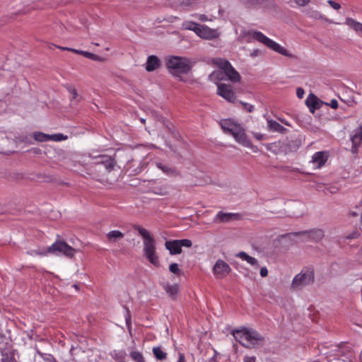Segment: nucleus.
I'll list each match as a JSON object with an SVG mask.
<instances>
[{
    "mask_svg": "<svg viewBox=\"0 0 362 362\" xmlns=\"http://www.w3.org/2000/svg\"><path fill=\"white\" fill-rule=\"evenodd\" d=\"M133 228L138 231L144 240V256L150 263L156 267H158L159 259L156 255V240L153 235L146 229L139 225H134Z\"/></svg>",
    "mask_w": 362,
    "mask_h": 362,
    "instance_id": "nucleus-1",
    "label": "nucleus"
},
{
    "mask_svg": "<svg viewBox=\"0 0 362 362\" xmlns=\"http://www.w3.org/2000/svg\"><path fill=\"white\" fill-rule=\"evenodd\" d=\"M231 334L241 345L250 349L262 345L264 339L256 330L246 327H243L241 329H234Z\"/></svg>",
    "mask_w": 362,
    "mask_h": 362,
    "instance_id": "nucleus-2",
    "label": "nucleus"
},
{
    "mask_svg": "<svg viewBox=\"0 0 362 362\" xmlns=\"http://www.w3.org/2000/svg\"><path fill=\"white\" fill-rule=\"evenodd\" d=\"M220 124L223 131L232 135L238 143L246 147L252 146V142L248 139L244 128L240 124L230 119L221 120Z\"/></svg>",
    "mask_w": 362,
    "mask_h": 362,
    "instance_id": "nucleus-3",
    "label": "nucleus"
},
{
    "mask_svg": "<svg viewBox=\"0 0 362 362\" xmlns=\"http://www.w3.org/2000/svg\"><path fill=\"white\" fill-rule=\"evenodd\" d=\"M165 60L166 67L175 77L187 74L192 66L190 59L183 57L168 56Z\"/></svg>",
    "mask_w": 362,
    "mask_h": 362,
    "instance_id": "nucleus-4",
    "label": "nucleus"
},
{
    "mask_svg": "<svg viewBox=\"0 0 362 362\" xmlns=\"http://www.w3.org/2000/svg\"><path fill=\"white\" fill-rule=\"evenodd\" d=\"M247 36L256 40L257 41L262 43L268 48L281 54L284 56L293 57V54L290 53L286 48L281 46L276 42L267 37L262 33L257 30H249L245 34Z\"/></svg>",
    "mask_w": 362,
    "mask_h": 362,
    "instance_id": "nucleus-5",
    "label": "nucleus"
},
{
    "mask_svg": "<svg viewBox=\"0 0 362 362\" xmlns=\"http://www.w3.org/2000/svg\"><path fill=\"white\" fill-rule=\"evenodd\" d=\"M47 251L50 254H61L69 258H72L77 252V250L69 245L64 240H57L47 247Z\"/></svg>",
    "mask_w": 362,
    "mask_h": 362,
    "instance_id": "nucleus-6",
    "label": "nucleus"
},
{
    "mask_svg": "<svg viewBox=\"0 0 362 362\" xmlns=\"http://www.w3.org/2000/svg\"><path fill=\"white\" fill-rule=\"evenodd\" d=\"M313 281L314 273L313 272H301L293 278L291 287L294 289H299L313 284Z\"/></svg>",
    "mask_w": 362,
    "mask_h": 362,
    "instance_id": "nucleus-7",
    "label": "nucleus"
},
{
    "mask_svg": "<svg viewBox=\"0 0 362 362\" xmlns=\"http://www.w3.org/2000/svg\"><path fill=\"white\" fill-rule=\"evenodd\" d=\"M231 271L230 266L223 260L218 259L213 267L214 275L217 278L222 279L228 274Z\"/></svg>",
    "mask_w": 362,
    "mask_h": 362,
    "instance_id": "nucleus-8",
    "label": "nucleus"
},
{
    "mask_svg": "<svg viewBox=\"0 0 362 362\" xmlns=\"http://www.w3.org/2000/svg\"><path fill=\"white\" fill-rule=\"evenodd\" d=\"M217 93L228 102L233 103L235 100V93L230 85L225 83L218 85Z\"/></svg>",
    "mask_w": 362,
    "mask_h": 362,
    "instance_id": "nucleus-9",
    "label": "nucleus"
},
{
    "mask_svg": "<svg viewBox=\"0 0 362 362\" xmlns=\"http://www.w3.org/2000/svg\"><path fill=\"white\" fill-rule=\"evenodd\" d=\"M93 158L97 159V161L95 163L96 165H103L109 172L112 170L116 165L115 158L107 155H98L93 157Z\"/></svg>",
    "mask_w": 362,
    "mask_h": 362,
    "instance_id": "nucleus-10",
    "label": "nucleus"
},
{
    "mask_svg": "<svg viewBox=\"0 0 362 362\" xmlns=\"http://www.w3.org/2000/svg\"><path fill=\"white\" fill-rule=\"evenodd\" d=\"M195 33L200 37L207 40L214 39L217 37V32L207 26L200 25L195 30Z\"/></svg>",
    "mask_w": 362,
    "mask_h": 362,
    "instance_id": "nucleus-11",
    "label": "nucleus"
},
{
    "mask_svg": "<svg viewBox=\"0 0 362 362\" xmlns=\"http://www.w3.org/2000/svg\"><path fill=\"white\" fill-rule=\"evenodd\" d=\"M293 234L296 236L303 234H308V238L315 242L320 241L325 237L324 230L320 228H314L310 230L296 232Z\"/></svg>",
    "mask_w": 362,
    "mask_h": 362,
    "instance_id": "nucleus-12",
    "label": "nucleus"
},
{
    "mask_svg": "<svg viewBox=\"0 0 362 362\" xmlns=\"http://www.w3.org/2000/svg\"><path fill=\"white\" fill-rule=\"evenodd\" d=\"M156 165L168 176L177 177L180 175V171L175 166L163 163V162H156Z\"/></svg>",
    "mask_w": 362,
    "mask_h": 362,
    "instance_id": "nucleus-13",
    "label": "nucleus"
},
{
    "mask_svg": "<svg viewBox=\"0 0 362 362\" xmlns=\"http://www.w3.org/2000/svg\"><path fill=\"white\" fill-rule=\"evenodd\" d=\"M305 103L312 113H314L315 110L320 109L323 104L322 101L312 93L308 96Z\"/></svg>",
    "mask_w": 362,
    "mask_h": 362,
    "instance_id": "nucleus-14",
    "label": "nucleus"
},
{
    "mask_svg": "<svg viewBox=\"0 0 362 362\" xmlns=\"http://www.w3.org/2000/svg\"><path fill=\"white\" fill-rule=\"evenodd\" d=\"M223 73L227 76V79L233 83L240 82L241 79V76L239 74V73L233 67V66L230 64L223 71Z\"/></svg>",
    "mask_w": 362,
    "mask_h": 362,
    "instance_id": "nucleus-15",
    "label": "nucleus"
},
{
    "mask_svg": "<svg viewBox=\"0 0 362 362\" xmlns=\"http://www.w3.org/2000/svg\"><path fill=\"white\" fill-rule=\"evenodd\" d=\"M160 60L156 55H150L146 63V70L148 72L155 71L160 66Z\"/></svg>",
    "mask_w": 362,
    "mask_h": 362,
    "instance_id": "nucleus-16",
    "label": "nucleus"
},
{
    "mask_svg": "<svg viewBox=\"0 0 362 362\" xmlns=\"http://www.w3.org/2000/svg\"><path fill=\"white\" fill-rule=\"evenodd\" d=\"M165 246L171 255H178L182 252V248L178 240L166 241Z\"/></svg>",
    "mask_w": 362,
    "mask_h": 362,
    "instance_id": "nucleus-17",
    "label": "nucleus"
},
{
    "mask_svg": "<svg viewBox=\"0 0 362 362\" xmlns=\"http://www.w3.org/2000/svg\"><path fill=\"white\" fill-rule=\"evenodd\" d=\"M327 157L322 151H318L312 156V162L316 165L317 168H320L325 165Z\"/></svg>",
    "mask_w": 362,
    "mask_h": 362,
    "instance_id": "nucleus-18",
    "label": "nucleus"
},
{
    "mask_svg": "<svg viewBox=\"0 0 362 362\" xmlns=\"http://www.w3.org/2000/svg\"><path fill=\"white\" fill-rule=\"evenodd\" d=\"M54 154L56 162L66 163V160H69V153L61 148L54 149Z\"/></svg>",
    "mask_w": 362,
    "mask_h": 362,
    "instance_id": "nucleus-19",
    "label": "nucleus"
},
{
    "mask_svg": "<svg viewBox=\"0 0 362 362\" xmlns=\"http://www.w3.org/2000/svg\"><path fill=\"white\" fill-rule=\"evenodd\" d=\"M267 124L268 129L269 131L277 132L282 134L285 133L287 131V129L284 127H283L279 122L273 119H268Z\"/></svg>",
    "mask_w": 362,
    "mask_h": 362,
    "instance_id": "nucleus-20",
    "label": "nucleus"
},
{
    "mask_svg": "<svg viewBox=\"0 0 362 362\" xmlns=\"http://www.w3.org/2000/svg\"><path fill=\"white\" fill-rule=\"evenodd\" d=\"M237 214L232 213L218 212L215 217V221L226 223L230 221L233 218L236 217Z\"/></svg>",
    "mask_w": 362,
    "mask_h": 362,
    "instance_id": "nucleus-21",
    "label": "nucleus"
},
{
    "mask_svg": "<svg viewBox=\"0 0 362 362\" xmlns=\"http://www.w3.org/2000/svg\"><path fill=\"white\" fill-rule=\"evenodd\" d=\"M163 288L165 291V292L168 293V295L173 300H175L177 298V295L179 291L178 286L175 285H170L168 284L163 285Z\"/></svg>",
    "mask_w": 362,
    "mask_h": 362,
    "instance_id": "nucleus-22",
    "label": "nucleus"
},
{
    "mask_svg": "<svg viewBox=\"0 0 362 362\" xmlns=\"http://www.w3.org/2000/svg\"><path fill=\"white\" fill-rule=\"evenodd\" d=\"M124 235L119 230H111L108 233H107L106 237L108 241L110 242H116L119 240H121L124 238Z\"/></svg>",
    "mask_w": 362,
    "mask_h": 362,
    "instance_id": "nucleus-23",
    "label": "nucleus"
},
{
    "mask_svg": "<svg viewBox=\"0 0 362 362\" xmlns=\"http://www.w3.org/2000/svg\"><path fill=\"white\" fill-rule=\"evenodd\" d=\"M237 257H240L241 259L246 261L247 263H249L250 264H251L252 266L258 267L257 259H255V257H252L248 255L245 252H240L237 255Z\"/></svg>",
    "mask_w": 362,
    "mask_h": 362,
    "instance_id": "nucleus-24",
    "label": "nucleus"
},
{
    "mask_svg": "<svg viewBox=\"0 0 362 362\" xmlns=\"http://www.w3.org/2000/svg\"><path fill=\"white\" fill-rule=\"evenodd\" d=\"M346 24L352 28L356 32L362 33V23L356 21L353 18H348L346 20Z\"/></svg>",
    "mask_w": 362,
    "mask_h": 362,
    "instance_id": "nucleus-25",
    "label": "nucleus"
},
{
    "mask_svg": "<svg viewBox=\"0 0 362 362\" xmlns=\"http://www.w3.org/2000/svg\"><path fill=\"white\" fill-rule=\"evenodd\" d=\"M212 62L214 64L216 65L223 71H224L230 64L228 60L219 57L214 59Z\"/></svg>",
    "mask_w": 362,
    "mask_h": 362,
    "instance_id": "nucleus-26",
    "label": "nucleus"
},
{
    "mask_svg": "<svg viewBox=\"0 0 362 362\" xmlns=\"http://www.w3.org/2000/svg\"><path fill=\"white\" fill-rule=\"evenodd\" d=\"M153 354L158 361H163L167 358V354L164 352L160 346H155L153 348Z\"/></svg>",
    "mask_w": 362,
    "mask_h": 362,
    "instance_id": "nucleus-27",
    "label": "nucleus"
},
{
    "mask_svg": "<svg viewBox=\"0 0 362 362\" xmlns=\"http://www.w3.org/2000/svg\"><path fill=\"white\" fill-rule=\"evenodd\" d=\"M33 137L36 141L40 142L49 141V134L40 132H34Z\"/></svg>",
    "mask_w": 362,
    "mask_h": 362,
    "instance_id": "nucleus-28",
    "label": "nucleus"
},
{
    "mask_svg": "<svg viewBox=\"0 0 362 362\" xmlns=\"http://www.w3.org/2000/svg\"><path fill=\"white\" fill-rule=\"evenodd\" d=\"M199 23H196L192 21H186L182 24V27L184 29L193 30L194 32L195 30H197V28L199 27Z\"/></svg>",
    "mask_w": 362,
    "mask_h": 362,
    "instance_id": "nucleus-29",
    "label": "nucleus"
},
{
    "mask_svg": "<svg viewBox=\"0 0 362 362\" xmlns=\"http://www.w3.org/2000/svg\"><path fill=\"white\" fill-rule=\"evenodd\" d=\"M130 357L135 362H145L143 355L139 351H132L130 353Z\"/></svg>",
    "mask_w": 362,
    "mask_h": 362,
    "instance_id": "nucleus-30",
    "label": "nucleus"
},
{
    "mask_svg": "<svg viewBox=\"0 0 362 362\" xmlns=\"http://www.w3.org/2000/svg\"><path fill=\"white\" fill-rule=\"evenodd\" d=\"M68 136H64L63 134H49V141H61L67 139Z\"/></svg>",
    "mask_w": 362,
    "mask_h": 362,
    "instance_id": "nucleus-31",
    "label": "nucleus"
},
{
    "mask_svg": "<svg viewBox=\"0 0 362 362\" xmlns=\"http://www.w3.org/2000/svg\"><path fill=\"white\" fill-rule=\"evenodd\" d=\"M48 251H47V250H40V249H37V250H30V251H28L27 252V254L30 255V256H33V255H40V256H45L48 254Z\"/></svg>",
    "mask_w": 362,
    "mask_h": 362,
    "instance_id": "nucleus-32",
    "label": "nucleus"
},
{
    "mask_svg": "<svg viewBox=\"0 0 362 362\" xmlns=\"http://www.w3.org/2000/svg\"><path fill=\"white\" fill-rule=\"evenodd\" d=\"M360 235H361L360 232L357 230H353L351 233L344 235L343 238L344 240L357 239L360 237Z\"/></svg>",
    "mask_w": 362,
    "mask_h": 362,
    "instance_id": "nucleus-33",
    "label": "nucleus"
},
{
    "mask_svg": "<svg viewBox=\"0 0 362 362\" xmlns=\"http://www.w3.org/2000/svg\"><path fill=\"white\" fill-rule=\"evenodd\" d=\"M81 55H83V57L88 58L90 59L94 60V61H101L102 60V58L100 57H99L93 53L86 52V51H83V52H81Z\"/></svg>",
    "mask_w": 362,
    "mask_h": 362,
    "instance_id": "nucleus-34",
    "label": "nucleus"
},
{
    "mask_svg": "<svg viewBox=\"0 0 362 362\" xmlns=\"http://www.w3.org/2000/svg\"><path fill=\"white\" fill-rule=\"evenodd\" d=\"M246 4L250 6H262L264 5L268 0H243Z\"/></svg>",
    "mask_w": 362,
    "mask_h": 362,
    "instance_id": "nucleus-35",
    "label": "nucleus"
},
{
    "mask_svg": "<svg viewBox=\"0 0 362 362\" xmlns=\"http://www.w3.org/2000/svg\"><path fill=\"white\" fill-rule=\"evenodd\" d=\"M65 87L66 88L68 92L71 95V100H74L78 97L76 89L74 87L69 85H66Z\"/></svg>",
    "mask_w": 362,
    "mask_h": 362,
    "instance_id": "nucleus-36",
    "label": "nucleus"
},
{
    "mask_svg": "<svg viewBox=\"0 0 362 362\" xmlns=\"http://www.w3.org/2000/svg\"><path fill=\"white\" fill-rule=\"evenodd\" d=\"M169 270L170 272L175 274L177 275H180L181 270L179 269L178 264L177 263H173L169 266Z\"/></svg>",
    "mask_w": 362,
    "mask_h": 362,
    "instance_id": "nucleus-37",
    "label": "nucleus"
},
{
    "mask_svg": "<svg viewBox=\"0 0 362 362\" xmlns=\"http://www.w3.org/2000/svg\"><path fill=\"white\" fill-rule=\"evenodd\" d=\"M180 247H190L192 245V243L189 239H182V240H178Z\"/></svg>",
    "mask_w": 362,
    "mask_h": 362,
    "instance_id": "nucleus-38",
    "label": "nucleus"
},
{
    "mask_svg": "<svg viewBox=\"0 0 362 362\" xmlns=\"http://www.w3.org/2000/svg\"><path fill=\"white\" fill-rule=\"evenodd\" d=\"M239 103L242 105L243 109L247 110L248 112H252L253 111L254 106L252 105L243 101H240Z\"/></svg>",
    "mask_w": 362,
    "mask_h": 362,
    "instance_id": "nucleus-39",
    "label": "nucleus"
},
{
    "mask_svg": "<svg viewBox=\"0 0 362 362\" xmlns=\"http://www.w3.org/2000/svg\"><path fill=\"white\" fill-rule=\"evenodd\" d=\"M328 4L335 10H339L341 8V5L332 0L327 1Z\"/></svg>",
    "mask_w": 362,
    "mask_h": 362,
    "instance_id": "nucleus-40",
    "label": "nucleus"
},
{
    "mask_svg": "<svg viewBox=\"0 0 362 362\" xmlns=\"http://www.w3.org/2000/svg\"><path fill=\"white\" fill-rule=\"evenodd\" d=\"M295 3L299 6H305L308 5L310 0H293Z\"/></svg>",
    "mask_w": 362,
    "mask_h": 362,
    "instance_id": "nucleus-41",
    "label": "nucleus"
},
{
    "mask_svg": "<svg viewBox=\"0 0 362 362\" xmlns=\"http://www.w3.org/2000/svg\"><path fill=\"white\" fill-rule=\"evenodd\" d=\"M213 356L206 362H218L217 356L218 355V353L215 349H213Z\"/></svg>",
    "mask_w": 362,
    "mask_h": 362,
    "instance_id": "nucleus-42",
    "label": "nucleus"
},
{
    "mask_svg": "<svg viewBox=\"0 0 362 362\" xmlns=\"http://www.w3.org/2000/svg\"><path fill=\"white\" fill-rule=\"evenodd\" d=\"M154 193L156 194L164 196L168 194V191L166 190L165 188H159L158 189V191H155Z\"/></svg>",
    "mask_w": 362,
    "mask_h": 362,
    "instance_id": "nucleus-43",
    "label": "nucleus"
},
{
    "mask_svg": "<svg viewBox=\"0 0 362 362\" xmlns=\"http://www.w3.org/2000/svg\"><path fill=\"white\" fill-rule=\"evenodd\" d=\"M244 362H255L256 361V357L255 356H245L243 358Z\"/></svg>",
    "mask_w": 362,
    "mask_h": 362,
    "instance_id": "nucleus-44",
    "label": "nucleus"
},
{
    "mask_svg": "<svg viewBox=\"0 0 362 362\" xmlns=\"http://www.w3.org/2000/svg\"><path fill=\"white\" fill-rule=\"evenodd\" d=\"M304 90L302 88H298L296 89V95L298 96V98H302L304 95Z\"/></svg>",
    "mask_w": 362,
    "mask_h": 362,
    "instance_id": "nucleus-45",
    "label": "nucleus"
},
{
    "mask_svg": "<svg viewBox=\"0 0 362 362\" xmlns=\"http://www.w3.org/2000/svg\"><path fill=\"white\" fill-rule=\"evenodd\" d=\"M345 103L349 106V107H354L357 104V102L353 99L350 98L345 101Z\"/></svg>",
    "mask_w": 362,
    "mask_h": 362,
    "instance_id": "nucleus-46",
    "label": "nucleus"
},
{
    "mask_svg": "<svg viewBox=\"0 0 362 362\" xmlns=\"http://www.w3.org/2000/svg\"><path fill=\"white\" fill-rule=\"evenodd\" d=\"M43 358L47 362H57L55 358L50 354L46 355V357H43Z\"/></svg>",
    "mask_w": 362,
    "mask_h": 362,
    "instance_id": "nucleus-47",
    "label": "nucleus"
},
{
    "mask_svg": "<svg viewBox=\"0 0 362 362\" xmlns=\"http://www.w3.org/2000/svg\"><path fill=\"white\" fill-rule=\"evenodd\" d=\"M329 105L333 109H337L338 107V102L337 100L333 99L330 101Z\"/></svg>",
    "mask_w": 362,
    "mask_h": 362,
    "instance_id": "nucleus-48",
    "label": "nucleus"
},
{
    "mask_svg": "<svg viewBox=\"0 0 362 362\" xmlns=\"http://www.w3.org/2000/svg\"><path fill=\"white\" fill-rule=\"evenodd\" d=\"M268 274V270L267 269V267H262L261 269H260V275L262 277H265L267 276Z\"/></svg>",
    "mask_w": 362,
    "mask_h": 362,
    "instance_id": "nucleus-49",
    "label": "nucleus"
},
{
    "mask_svg": "<svg viewBox=\"0 0 362 362\" xmlns=\"http://www.w3.org/2000/svg\"><path fill=\"white\" fill-rule=\"evenodd\" d=\"M126 310H127L126 322H127V324L129 325L131 322V317H130V313H129V309L127 308H126Z\"/></svg>",
    "mask_w": 362,
    "mask_h": 362,
    "instance_id": "nucleus-50",
    "label": "nucleus"
},
{
    "mask_svg": "<svg viewBox=\"0 0 362 362\" xmlns=\"http://www.w3.org/2000/svg\"><path fill=\"white\" fill-rule=\"evenodd\" d=\"M254 136L259 141L262 140L264 139V135L259 133H254Z\"/></svg>",
    "mask_w": 362,
    "mask_h": 362,
    "instance_id": "nucleus-51",
    "label": "nucleus"
},
{
    "mask_svg": "<svg viewBox=\"0 0 362 362\" xmlns=\"http://www.w3.org/2000/svg\"><path fill=\"white\" fill-rule=\"evenodd\" d=\"M261 54V52H260L259 49H254V50L251 52L250 55H251V57H257V56H258V55H259V54Z\"/></svg>",
    "mask_w": 362,
    "mask_h": 362,
    "instance_id": "nucleus-52",
    "label": "nucleus"
},
{
    "mask_svg": "<svg viewBox=\"0 0 362 362\" xmlns=\"http://www.w3.org/2000/svg\"><path fill=\"white\" fill-rule=\"evenodd\" d=\"M177 362H185V356L183 354H182V353L179 354V358H178Z\"/></svg>",
    "mask_w": 362,
    "mask_h": 362,
    "instance_id": "nucleus-53",
    "label": "nucleus"
},
{
    "mask_svg": "<svg viewBox=\"0 0 362 362\" xmlns=\"http://www.w3.org/2000/svg\"><path fill=\"white\" fill-rule=\"evenodd\" d=\"M69 51L72 52L74 53H76V54H81V52H83V50H78V49H76L70 48V47H69Z\"/></svg>",
    "mask_w": 362,
    "mask_h": 362,
    "instance_id": "nucleus-54",
    "label": "nucleus"
},
{
    "mask_svg": "<svg viewBox=\"0 0 362 362\" xmlns=\"http://www.w3.org/2000/svg\"><path fill=\"white\" fill-rule=\"evenodd\" d=\"M57 48L62 49V50H68L69 51V47H61V46H57Z\"/></svg>",
    "mask_w": 362,
    "mask_h": 362,
    "instance_id": "nucleus-55",
    "label": "nucleus"
},
{
    "mask_svg": "<svg viewBox=\"0 0 362 362\" xmlns=\"http://www.w3.org/2000/svg\"><path fill=\"white\" fill-rule=\"evenodd\" d=\"M199 20H201L202 21H205L207 20V17L205 15H202L199 17Z\"/></svg>",
    "mask_w": 362,
    "mask_h": 362,
    "instance_id": "nucleus-56",
    "label": "nucleus"
},
{
    "mask_svg": "<svg viewBox=\"0 0 362 362\" xmlns=\"http://www.w3.org/2000/svg\"><path fill=\"white\" fill-rule=\"evenodd\" d=\"M350 215H351V216L355 217V216H358V213L354 212V211H351V212H350Z\"/></svg>",
    "mask_w": 362,
    "mask_h": 362,
    "instance_id": "nucleus-57",
    "label": "nucleus"
},
{
    "mask_svg": "<svg viewBox=\"0 0 362 362\" xmlns=\"http://www.w3.org/2000/svg\"><path fill=\"white\" fill-rule=\"evenodd\" d=\"M140 121H141V123H143V124H144V123L146 122V119H144V118H141V119H140Z\"/></svg>",
    "mask_w": 362,
    "mask_h": 362,
    "instance_id": "nucleus-58",
    "label": "nucleus"
},
{
    "mask_svg": "<svg viewBox=\"0 0 362 362\" xmlns=\"http://www.w3.org/2000/svg\"><path fill=\"white\" fill-rule=\"evenodd\" d=\"M73 287H74L76 290H78V284H74Z\"/></svg>",
    "mask_w": 362,
    "mask_h": 362,
    "instance_id": "nucleus-59",
    "label": "nucleus"
},
{
    "mask_svg": "<svg viewBox=\"0 0 362 362\" xmlns=\"http://www.w3.org/2000/svg\"><path fill=\"white\" fill-rule=\"evenodd\" d=\"M156 117L158 120H160L162 119L161 116L156 115Z\"/></svg>",
    "mask_w": 362,
    "mask_h": 362,
    "instance_id": "nucleus-60",
    "label": "nucleus"
},
{
    "mask_svg": "<svg viewBox=\"0 0 362 362\" xmlns=\"http://www.w3.org/2000/svg\"><path fill=\"white\" fill-rule=\"evenodd\" d=\"M360 223H361V225L362 226V212H361V221H360Z\"/></svg>",
    "mask_w": 362,
    "mask_h": 362,
    "instance_id": "nucleus-61",
    "label": "nucleus"
},
{
    "mask_svg": "<svg viewBox=\"0 0 362 362\" xmlns=\"http://www.w3.org/2000/svg\"><path fill=\"white\" fill-rule=\"evenodd\" d=\"M359 252H360V254H361V255H362V247H361V248L360 249Z\"/></svg>",
    "mask_w": 362,
    "mask_h": 362,
    "instance_id": "nucleus-62",
    "label": "nucleus"
},
{
    "mask_svg": "<svg viewBox=\"0 0 362 362\" xmlns=\"http://www.w3.org/2000/svg\"><path fill=\"white\" fill-rule=\"evenodd\" d=\"M214 75H215V72H213V73L211 74V76H214Z\"/></svg>",
    "mask_w": 362,
    "mask_h": 362,
    "instance_id": "nucleus-63",
    "label": "nucleus"
}]
</instances>
